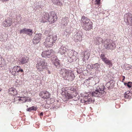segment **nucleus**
Listing matches in <instances>:
<instances>
[{
	"label": "nucleus",
	"instance_id": "obj_18",
	"mask_svg": "<svg viewBox=\"0 0 132 132\" xmlns=\"http://www.w3.org/2000/svg\"><path fill=\"white\" fill-rule=\"evenodd\" d=\"M29 57L27 56H24L21 57L19 61L20 63L22 64H24L27 63L29 60Z\"/></svg>",
	"mask_w": 132,
	"mask_h": 132
},
{
	"label": "nucleus",
	"instance_id": "obj_25",
	"mask_svg": "<svg viewBox=\"0 0 132 132\" xmlns=\"http://www.w3.org/2000/svg\"><path fill=\"white\" fill-rule=\"evenodd\" d=\"M103 61L106 64L109 65L110 67H111L112 65V61L107 58H106Z\"/></svg>",
	"mask_w": 132,
	"mask_h": 132
},
{
	"label": "nucleus",
	"instance_id": "obj_12",
	"mask_svg": "<svg viewBox=\"0 0 132 132\" xmlns=\"http://www.w3.org/2000/svg\"><path fill=\"white\" fill-rule=\"evenodd\" d=\"M70 71L64 68L61 69L59 72L61 76L64 79Z\"/></svg>",
	"mask_w": 132,
	"mask_h": 132
},
{
	"label": "nucleus",
	"instance_id": "obj_3",
	"mask_svg": "<svg viewBox=\"0 0 132 132\" xmlns=\"http://www.w3.org/2000/svg\"><path fill=\"white\" fill-rule=\"evenodd\" d=\"M67 55L68 61L70 63L75 62L78 58V53L73 50H69L67 52Z\"/></svg>",
	"mask_w": 132,
	"mask_h": 132
},
{
	"label": "nucleus",
	"instance_id": "obj_44",
	"mask_svg": "<svg viewBox=\"0 0 132 132\" xmlns=\"http://www.w3.org/2000/svg\"><path fill=\"white\" fill-rule=\"evenodd\" d=\"M9 0H2V1L3 2L7 1Z\"/></svg>",
	"mask_w": 132,
	"mask_h": 132
},
{
	"label": "nucleus",
	"instance_id": "obj_45",
	"mask_svg": "<svg viewBox=\"0 0 132 132\" xmlns=\"http://www.w3.org/2000/svg\"><path fill=\"white\" fill-rule=\"evenodd\" d=\"M123 79H122V81H123L125 79V76H123Z\"/></svg>",
	"mask_w": 132,
	"mask_h": 132
},
{
	"label": "nucleus",
	"instance_id": "obj_22",
	"mask_svg": "<svg viewBox=\"0 0 132 132\" xmlns=\"http://www.w3.org/2000/svg\"><path fill=\"white\" fill-rule=\"evenodd\" d=\"M53 58L52 59V61H54L53 62V64L56 67L60 64L59 61L58 59L56 58V56H53Z\"/></svg>",
	"mask_w": 132,
	"mask_h": 132
},
{
	"label": "nucleus",
	"instance_id": "obj_46",
	"mask_svg": "<svg viewBox=\"0 0 132 132\" xmlns=\"http://www.w3.org/2000/svg\"><path fill=\"white\" fill-rule=\"evenodd\" d=\"M124 84L125 85H126V84L127 85V84L126 83H124Z\"/></svg>",
	"mask_w": 132,
	"mask_h": 132
},
{
	"label": "nucleus",
	"instance_id": "obj_41",
	"mask_svg": "<svg viewBox=\"0 0 132 132\" xmlns=\"http://www.w3.org/2000/svg\"><path fill=\"white\" fill-rule=\"evenodd\" d=\"M77 72L78 73L80 74L82 72V71L81 70L79 69H77Z\"/></svg>",
	"mask_w": 132,
	"mask_h": 132
},
{
	"label": "nucleus",
	"instance_id": "obj_13",
	"mask_svg": "<svg viewBox=\"0 0 132 132\" xmlns=\"http://www.w3.org/2000/svg\"><path fill=\"white\" fill-rule=\"evenodd\" d=\"M12 23L11 19L8 18L3 22L2 26L5 27H9L11 26Z\"/></svg>",
	"mask_w": 132,
	"mask_h": 132
},
{
	"label": "nucleus",
	"instance_id": "obj_15",
	"mask_svg": "<svg viewBox=\"0 0 132 132\" xmlns=\"http://www.w3.org/2000/svg\"><path fill=\"white\" fill-rule=\"evenodd\" d=\"M75 78V75L73 73L70 71L64 79L68 80L69 81H72Z\"/></svg>",
	"mask_w": 132,
	"mask_h": 132
},
{
	"label": "nucleus",
	"instance_id": "obj_10",
	"mask_svg": "<svg viewBox=\"0 0 132 132\" xmlns=\"http://www.w3.org/2000/svg\"><path fill=\"white\" fill-rule=\"evenodd\" d=\"M39 95L42 98L44 99L49 98L50 96V93L46 91L41 92L39 94Z\"/></svg>",
	"mask_w": 132,
	"mask_h": 132
},
{
	"label": "nucleus",
	"instance_id": "obj_27",
	"mask_svg": "<svg viewBox=\"0 0 132 132\" xmlns=\"http://www.w3.org/2000/svg\"><path fill=\"white\" fill-rule=\"evenodd\" d=\"M5 63V61L2 58L1 56L0 55V65L1 67L4 66Z\"/></svg>",
	"mask_w": 132,
	"mask_h": 132
},
{
	"label": "nucleus",
	"instance_id": "obj_40",
	"mask_svg": "<svg viewBox=\"0 0 132 132\" xmlns=\"http://www.w3.org/2000/svg\"><path fill=\"white\" fill-rule=\"evenodd\" d=\"M127 92H125L124 94V97L126 98H128V95H127Z\"/></svg>",
	"mask_w": 132,
	"mask_h": 132
},
{
	"label": "nucleus",
	"instance_id": "obj_28",
	"mask_svg": "<svg viewBox=\"0 0 132 132\" xmlns=\"http://www.w3.org/2000/svg\"><path fill=\"white\" fill-rule=\"evenodd\" d=\"M25 34L29 36H31L32 34V30L31 29H27L26 28Z\"/></svg>",
	"mask_w": 132,
	"mask_h": 132
},
{
	"label": "nucleus",
	"instance_id": "obj_31",
	"mask_svg": "<svg viewBox=\"0 0 132 132\" xmlns=\"http://www.w3.org/2000/svg\"><path fill=\"white\" fill-rule=\"evenodd\" d=\"M124 66L126 70H129L130 69L131 67V65L127 64H125Z\"/></svg>",
	"mask_w": 132,
	"mask_h": 132
},
{
	"label": "nucleus",
	"instance_id": "obj_23",
	"mask_svg": "<svg viewBox=\"0 0 132 132\" xmlns=\"http://www.w3.org/2000/svg\"><path fill=\"white\" fill-rule=\"evenodd\" d=\"M59 52L61 54H65L66 52L68 50L65 47L61 46L59 48Z\"/></svg>",
	"mask_w": 132,
	"mask_h": 132
},
{
	"label": "nucleus",
	"instance_id": "obj_34",
	"mask_svg": "<svg viewBox=\"0 0 132 132\" xmlns=\"http://www.w3.org/2000/svg\"><path fill=\"white\" fill-rule=\"evenodd\" d=\"M53 2L56 4L60 5V2L59 0H53Z\"/></svg>",
	"mask_w": 132,
	"mask_h": 132
},
{
	"label": "nucleus",
	"instance_id": "obj_1",
	"mask_svg": "<svg viewBox=\"0 0 132 132\" xmlns=\"http://www.w3.org/2000/svg\"><path fill=\"white\" fill-rule=\"evenodd\" d=\"M105 87L104 85H102L100 87H97L95 91L93 92L92 93L88 92L84 93L81 97V103H85L86 104H89L94 101V100L91 98L90 96L96 97H100L103 96L105 93L104 91Z\"/></svg>",
	"mask_w": 132,
	"mask_h": 132
},
{
	"label": "nucleus",
	"instance_id": "obj_37",
	"mask_svg": "<svg viewBox=\"0 0 132 132\" xmlns=\"http://www.w3.org/2000/svg\"><path fill=\"white\" fill-rule=\"evenodd\" d=\"M127 86L129 88H130L132 86V83L128 82L127 84Z\"/></svg>",
	"mask_w": 132,
	"mask_h": 132
},
{
	"label": "nucleus",
	"instance_id": "obj_11",
	"mask_svg": "<svg viewBox=\"0 0 132 132\" xmlns=\"http://www.w3.org/2000/svg\"><path fill=\"white\" fill-rule=\"evenodd\" d=\"M42 36L41 34H36L32 40L33 44H38L40 41Z\"/></svg>",
	"mask_w": 132,
	"mask_h": 132
},
{
	"label": "nucleus",
	"instance_id": "obj_39",
	"mask_svg": "<svg viewBox=\"0 0 132 132\" xmlns=\"http://www.w3.org/2000/svg\"><path fill=\"white\" fill-rule=\"evenodd\" d=\"M18 68V72L20 71L21 72H23V70L20 68V66H17Z\"/></svg>",
	"mask_w": 132,
	"mask_h": 132
},
{
	"label": "nucleus",
	"instance_id": "obj_43",
	"mask_svg": "<svg viewBox=\"0 0 132 132\" xmlns=\"http://www.w3.org/2000/svg\"><path fill=\"white\" fill-rule=\"evenodd\" d=\"M43 112H41L40 113V116H43Z\"/></svg>",
	"mask_w": 132,
	"mask_h": 132
},
{
	"label": "nucleus",
	"instance_id": "obj_29",
	"mask_svg": "<svg viewBox=\"0 0 132 132\" xmlns=\"http://www.w3.org/2000/svg\"><path fill=\"white\" fill-rule=\"evenodd\" d=\"M68 19V18L67 17H65L63 18L62 20V23L63 25L65 26L67 24L68 22L67 21Z\"/></svg>",
	"mask_w": 132,
	"mask_h": 132
},
{
	"label": "nucleus",
	"instance_id": "obj_20",
	"mask_svg": "<svg viewBox=\"0 0 132 132\" xmlns=\"http://www.w3.org/2000/svg\"><path fill=\"white\" fill-rule=\"evenodd\" d=\"M49 16V13H45L42 18V22L44 23L48 21V19Z\"/></svg>",
	"mask_w": 132,
	"mask_h": 132
},
{
	"label": "nucleus",
	"instance_id": "obj_4",
	"mask_svg": "<svg viewBox=\"0 0 132 132\" xmlns=\"http://www.w3.org/2000/svg\"><path fill=\"white\" fill-rule=\"evenodd\" d=\"M47 64L46 60L40 58L38 59L36 67L39 71H43L47 68Z\"/></svg>",
	"mask_w": 132,
	"mask_h": 132
},
{
	"label": "nucleus",
	"instance_id": "obj_33",
	"mask_svg": "<svg viewBox=\"0 0 132 132\" xmlns=\"http://www.w3.org/2000/svg\"><path fill=\"white\" fill-rule=\"evenodd\" d=\"M100 58L103 61L106 57H105V55L103 54H101L100 56Z\"/></svg>",
	"mask_w": 132,
	"mask_h": 132
},
{
	"label": "nucleus",
	"instance_id": "obj_17",
	"mask_svg": "<svg viewBox=\"0 0 132 132\" xmlns=\"http://www.w3.org/2000/svg\"><path fill=\"white\" fill-rule=\"evenodd\" d=\"M93 23L92 22H90L82 26L83 29L86 30H90L92 27Z\"/></svg>",
	"mask_w": 132,
	"mask_h": 132
},
{
	"label": "nucleus",
	"instance_id": "obj_35",
	"mask_svg": "<svg viewBox=\"0 0 132 132\" xmlns=\"http://www.w3.org/2000/svg\"><path fill=\"white\" fill-rule=\"evenodd\" d=\"M26 30V28H24L23 29L20 30V34H25V30Z\"/></svg>",
	"mask_w": 132,
	"mask_h": 132
},
{
	"label": "nucleus",
	"instance_id": "obj_24",
	"mask_svg": "<svg viewBox=\"0 0 132 132\" xmlns=\"http://www.w3.org/2000/svg\"><path fill=\"white\" fill-rule=\"evenodd\" d=\"M9 90L10 93L13 95H15L17 94L16 89L13 87L10 88Z\"/></svg>",
	"mask_w": 132,
	"mask_h": 132
},
{
	"label": "nucleus",
	"instance_id": "obj_42",
	"mask_svg": "<svg viewBox=\"0 0 132 132\" xmlns=\"http://www.w3.org/2000/svg\"><path fill=\"white\" fill-rule=\"evenodd\" d=\"M94 66L93 64L90 65V68H91L92 69H94Z\"/></svg>",
	"mask_w": 132,
	"mask_h": 132
},
{
	"label": "nucleus",
	"instance_id": "obj_9",
	"mask_svg": "<svg viewBox=\"0 0 132 132\" xmlns=\"http://www.w3.org/2000/svg\"><path fill=\"white\" fill-rule=\"evenodd\" d=\"M82 33L81 31L78 32L74 37V40L77 43L81 42L82 40Z\"/></svg>",
	"mask_w": 132,
	"mask_h": 132
},
{
	"label": "nucleus",
	"instance_id": "obj_49",
	"mask_svg": "<svg viewBox=\"0 0 132 132\" xmlns=\"http://www.w3.org/2000/svg\"><path fill=\"white\" fill-rule=\"evenodd\" d=\"M27 107H28V105H27Z\"/></svg>",
	"mask_w": 132,
	"mask_h": 132
},
{
	"label": "nucleus",
	"instance_id": "obj_26",
	"mask_svg": "<svg viewBox=\"0 0 132 132\" xmlns=\"http://www.w3.org/2000/svg\"><path fill=\"white\" fill-rule=\"evenodd\" d=\"M104 41V40H103L102 38L98 37L96 38V39L95 40V41L97 44H99L101 43H102L103 44Z\"/></svg>",
	"mask_w": 132,
	"mask_h": 132
},
{
	"label": "nucleus",
	"instance_id": "obj_19",
	"mask_svg": "<svg viewBox=\"0 0 132 132\" xmlns=\"http://www.w3.org/2000/svg\"><path fill=\"white\" fill-rule=\"evenodd\" d=\"M17 66L14 67L13 69L10 70V71L12 74L14 76H16L18 74V69Z\"/></svg>",
	"mask_w": 132,
	"mask_h": 132
},
{
	"label": "nucleus",
	"instance_id": "obj_14",
	"mask_svg": "<svg viewBox=\"0 0 132 132\" xmlns=\"http://www.w3.org/2000/svg\"><path fill=\"white\" fill-rule=\"evenodd\" d=\"M81 21V23L82 26L87 24L88 23L91 22L88 18L84 16H82Z\"/></svg>",
	"mask_w": 132,
	"mask_h": 132
},
{
	"label": "nucleus",
	"instance_id": "obj_47",
	"mask_svg": "<svg viewBox=\"0 0 132 132\" xmlns=\"http://www.w3.org/2000/svg\"><path fill=\"white\" fill-rule=\"evenodd\" d=\"M48 72L49 73H50V72L49 71H48Z\"/></svg>",
	"mask_w": 132,
	"mask_h": 132
},
{
	"label": "nucleus",
	"instance_id": "obj_6",
	"mask_svg": "<svg viewBox=\"0 0 132 132\" xmlns=\"http://www.w3.org/2000/svg\"><path fill=\"white\" fill-rule=\"evenodd\" d=\"M57 19L56 14L53 12L49 13V16L48 19V21L50 23H53L55 22Z\"/></svg>",
	"mask_w": 132,
	"mask_h": 132
},
{
	"label": "nucleus",
	"instance_id": "obj_36",
	"mask_svg": "<svg viewBox=\"0 0 132 132\" xmlns=\"http://www.w3.org/2000/svg\"><path fill=\"white\" fill-rule=\"evenodd\" d=\"M67 97L68 99L71 98L73 97V96L70 94L68 93L67 95Z\"/></svg>",
	"mask_w": 132,
	"mask_h": 132
},
{
	"label": "nucleus",
	"instance_id": "obj_7",
	"mask_svg": "<svg viewBox=\"0 0 132 132\" xmlns=\"http://www.w3.org/2000/svg\"><path fill=\"white\" fill-rule=\"evenodd\" d=\"M124 19V21L126 22H127L128 24L132 25V16L130 13H128L125 14Z\"/></svg>",
	"mask_w": 132,
	"mask_h": 132
},
{
	"label": "nucleus",
	"instance_id": "obj_38",
	"mask_svg": "<svg viewBox=\"0 0 132 132\" xmlns=\"http://www.w3.org/2000/svg\"><path fill=\"white\" fill-rule=\"evenodd\" d=\"M100 0H95V4L99 5L100 3Z\"/></svg>",
	"mask_w": 132,
	"mask_h": 132
},
{
	"label": "nucleus",
	"instance_id": "obj_5",
	"mask_svg": "<svg viewBox=\"0 0 132 132\" xmlns=\"http://www.w3.org/2000/svg\"><path fill=\"white\" fill-rule=\"evenodd\" d=\"M103 45H104L105 48L108 50H113L116 47L114 43L112 40L109 39H107L104 40Z\"/></svg>",
	"mask_w": 132,
	"mask_h": 132
},
{
	"label": "nucleus",
	"instance_id": "obj_32",
	"mask_svg": "<svg viewBox=\"0 0 132 132\" xmlns=\"http://www.w3.org/2000/svg\"><path fill=\"white\" fill-rule=\"evenodd\" d=\"M94 65V69L97 70L98 68H99L100 67V65L98 63H96L94 64H93Z\"/></svg>",
	"mask_w": 132,
	"mask_h": 132
},
{
	"label": "nucleus",
	"instance_id": "obj_2",
	"mask_svg": "<svg viewBox=\"0 0 132 132\" xmlns=\"http://www.w3.org/2000/svg\"><path fill=\"white\" fill-rule=\"evenodd\" d=\"M57 39L56 35L48 34L46 38L45 42H44V45L46 47H50L52 46Z\"/></svg>",
	"mask_w": 132,
	"mask_h": 132
},
{
	"label": "nucleus",
	"instance_id": "obj_48",
	"mask_svg": "<svg viewBox=\"0 0 132 132\" xmlns=\"http://www.w3.org/2000/svg\"><path fill=\"white\" fill-rule=\"evenodd\" d=\"M47 32V33H48V31H46V32Z\"/></svg>",
	"mask_w": 132,
	"mask_h": 132
},
{
	"label": "nucleus",
	"instance_id": "obj_8",
	"mask_svg": "<svg viewBox=\"0 0 132 132\" xmlns=\"http://www.w3.org/2000/svg\"><path fill=\"white\" fill-rule=\"evenodd\" d=\"M54 53L53 50L51 49L48 51H43L41 55L42 57L46 58H49Z\"/></svg>",
	"mask_w": 132,
	"mask_h": 132
},
{
	"label": "nucleus",
	"instance_id": "obj_16",
	"mask_svg": "<svg viewBox=\"0 0 132 132\" xmlns=\"http://www.w3.org/2000/svg\"><path fill=\"white\" fill-rule=\"evenodd\" d=\"M27 97H15L14 98V100H18L19 101H21V103H24L26 102H29V100L27 99Z\"/></svg>",
	"mask_w": 132,
	"mask_h": 132
},
{
	"label": "nucleus",
	"instance_id": "obj_21",
	"mask_svg": "<svg viewBox=\"0 0 132 132\" xmlns=\"http://www.w3.org/2000/svg\"><path fill=\"white\" fill-rule=\"evenodd\" d=\"M90 55V52L88 50H87L85 51L84 53V60H88Z\"/></svg>",
	"mask_w": 132,
	"mask_h": 132
},
{
	"label": "nucleus",
	"instance_id": "obj_30",
	"mask_svg": "<svg viewBox=\"0 0 132 132\" xmlns=\"http://www.w3.org/2000/svg\"><path fill=\"white\" fill-rule=\"evenodd\" d=\"M37 109V108L35 107L34 106H32L31 107L28 108L27 111H30L32 110H36Z\"/></svg>",
	"mask_w": 132,
	"mask_h": 132
}]
</instances>
